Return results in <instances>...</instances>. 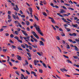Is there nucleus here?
I'll return each instance as SVG.
<instances>
[{
	"instance_id": "obj_21",
	"label": "nucleus",
	"mask_w": 79,
	"mask_h": 79,
	"mask_svg": "<svg viewBox=\"0 0 79 79\" xmlns=\"http://www.w3.org/2000/svg\"><path fill=\"white\" fill-rule=\"evenodd\" d=\"M67 61H68V63H71V64H73L72 62H71V61L69 60H67Z\"/></svg>"
},
{
	"instance_id": "obj_1",
	"label": "nucleus",
	"mask_w": 79,
	"mask_h": 79,
	"mask_svg": "<svg viewBox=\"0 0 79 79\" xmlns=\"http://www.w3.org/2000/svg\"><path fill=\"white\" fill-rule=\"evenodd\" d=\"M36 30L38 31V33H39L42 36H44V34L42 32V31L40 30V28L39 27H36Z\"/></svg>"
},
{
	"instance_id": "obj_34",
	"label": "nucleus",
	"mask_w": 79,
	"mask_h": 79,
	"mask_svg": "<svg viewBox=\"0 0 79 79\" xmlns=\"http://www.w3.org/2000/svg\"><path fill=\"white\" fill-rule=\"evenodd\" d=\"M14 38L17 40H19V38L17 36H15V37H14Z\"/></svg>"
},
{
	"instance_id": "obj_60",
	"label": "nucleus",
	"mask_w": 79,
	"mask_h": 79,
	"mask_svg": "<svg viewBox=\"0 0 79 79\" xmlns=\"http://www.w3.org/2000/svg\"><path fill=\"white\" fill-rule=\"evenodd\" d=\"M6 50H7V49H3V51L4 52H6Z\"/></svg>"
},
{
	"instance_id": "obj_49",
	"label": "nucleus",
	"mask_w": 79,
	"mask_h": 79,
	"mask_svg": "<svg viewBox=\"0 0 79 79\" xmlns=\"http://www.w3.org/2000/svg\"><path fill=\"white\" fill-rule=\"evenodd\" d=\"M25 45L26 48H29V46L26 44H25Z\"/></svg>"
},
{
	"instance_id": "obj_10",
	"label": "nucleus",
	"mask_w": 79,
	"mask_h": 79,
	"mask_svg": "<svg viewBox=\"0 0 79 79\" xmlns=\"http://www.w3.org/2000/svg\"><path fill=\"white\" fill-rule=\"evenodd\" d=\"M23 78L24 79V75H23V74H21V79H23Z\"/></svg>"
},
{
	"instance_id": "obj_36",
	"label": "nucleus",
	"mask_w": 79,
	"mask_h": 79,
	"mask_svg": "<svg viewBox=\"0 0 79 79\" xmlns=\"http://www.w3.org/2000/svg\"><path fill=\"white\" fill-rule=\"evenodd\" d=\"M15 73L17 74L18 76H19V72L18 71H15Z\"/></svg>"
},
{
	"instance_id": "obj_43",
	"label": "nucleus",
	"mask_w": 79,
	"mask_h": 79,
	"mask_svg": "<svg viewBox=\"0 0 79 79\" xmlns=\"http://www.w3.org/2000/svg\"><path fill=\"white\" fill-rule=\"evenodd\" d=\"M43 3H44V5H46L47 4V2H46L45 0L43 1Z\"/></svg>"
},
{
	"instance_id": "obj_16",
	"label": "nucleus",
	"mask_w": 79,
	"mask_h": 79,
	"mask_svg": "<svg viewBox=\"0 0 79 79\" xmlns=\"http://www.w3.org/2000/svg\"><path fill=\"white\" fill-rule=\"evenodd\" d=\"M51 21L52 23H56V22H55V21L54 20V19H53L52 20H51Z\"/></svg>"
},
{
	"instance_id": "obj_7",
	"label": "nucleus",
	"mask_w": 79,
	"mask_h": 79,
	"mask_svg": "<svg viewBox=\"0 0 79 79\" xmlns=\"http://www.w3.org/2000/svg\"><path fill=\"white\" fill-rule=\"evenodd\" d=\"M40 44H39L40 45H42V46H44V42H42V41H39Z\"/></svg>"
},
{
	"instance_id": "obj_37",
	"label": "nucleus",
	"mask_w": 79,
	"mask_h": 79,
	"mask_svg": "<svg viewBox=\"0 0 79 79\" xmlns=\"http://www.w3.org/2000/svg\"><path fill=\"white\" fill-rule=\"evenodd\" d=\"M50 5H51V6H53V7L54 8H55V6H54V4H53V3H51L50 4Z\"/></svg>"
},
{
	"instance_id": "obj_12",
	"label": "nucleus",
	"mask_w": 79,
	"mask_h": 79,
	"mask_svg": "<svg viewBox=\"0 0 79 79\" xmlns=\"http://www.w3.org/2000/svg\"><path fill=\"white\" fill-rule=\"evenodd\" d=\"M74 47H75V49L77 51H79V49L76 46H74Z\"/></svg>"
},
{
	"instance_id": "obj_38",
	"label": "nucleus",
	"mask_w": 79,
	"mask_h": 79,
	"mask_svg": "<svg viewBox=\"0 0 79 79\" xmlns=\"http://www.w3.org/2000/svg\"><path fill=\"white\" fill-rule=\"evenodd\" d=\"M56 39H57L58 40H60V37H59L58 36H57L56 37Z\"/></svg>"
},
{
	"instance_id": "obj_27",
	"label": "nucleus",
	"mask_w": 79,
	"mask_h": 79,
	"mask_svg": "<svg viewBox=\"0 0 79 79\" xmlns=\"http://www.w3.org/2000/svg\"><path fill=\"white\" fill-rule=\"evenodd\" d=\"M18 25L20 27H22V25H21V24H20V23H19V22L18 23Z\"/></svg>"
},
{
	"instance_id": "obj_29",
	"label": "nucleus",
	"mask_w": 79,
	"mask_h": 79,
	"mask_svg": "<svg viewBox=\"0 0 79 79\" xmlns=\"http://www.w3.org/2000/svg\"><path fill=\"white\" fill-rule=\"evenodd\" d=\"M52 26L55 31H56V28L54 27V26H53L52 25Z\"/></svg>"
},
{
	"instance_id": "obj_20",
	"label": "nucleus",
	"mask_w": 79,
	"mask_h": 79,
	"mask_svg": "<svg viewBox=\"0 0 79 79\" xmlns=\"http://www.w3.org/2000/svg\"><path fill=\"white\" fill-rule=\"evenodd\" d=\"M28 9L30 12L32 11V9L31 7H29Z\"/></svg>"
},
{
	"instance_id": "obj_45",
	"label": "nucleus",
	"mask_w": 79,
	"mask_h": 79,
	"mask_svg": "<svg viewBox=\"0 0 79 79\" xmlns=\"http://www.w3.org/2000/svg\"><path fill=\"white\" fill-rule=\"evenodd\" d=\"M32 46L33 47H34V48H37V45H35V46H34L33 45H32Z\"/></svg>"
},
{
	"instance_id": "obj_63",
	"label": "nucleus",
	"mask_w": 79,
	"mask_h": 79,
	"mask_svg": "<svg viewBox=\"0 0 79 79\" xmlns=\"http://www.w3.org/2000/svg\"><path fill=\"white\" fill-rule=\"evenodd\" d=\"M37 54H38V55H39V56H41V54H40V52H37Z\"/></svg>"
},
{
	"instance_id": "obj_17",
	"label": "nucleus",
	"mask_w": 79,
	"mask_h": 79,
	"mask_svg": "<svg viewBox=\"0 0 79 79\" xmlns=\"http://www.w3.org/2000/svg\"><path fill=\"white\" fill-rule=\"evenodd\" d=\"M34 16H35V18L36 19L37 21H39V18L37 17V16H35V15H34Z\"/></svg>"
},
{
	"instance_id": "obj_13",
	"label": "nucleus",
	"mask_w": 79,
	"mask_h": 79,
	"mask_svg": "<svg viewBox=\"0 0 79 79\" xmlns=\"http://www.w3.org/2000/svg\"><path fill=\"white\" fill-rule=\"evenodd\" d=\"M42 64H43V66H44V68H47V65H46V64H45V63L43 62L42 63Z\"/></svg>"
},
{
	"instance_id": "obj_30",
	"label": "nucleus",
	"mask_w": 79,
	"mask_h": 79,
	"mask_svg": "<svg viewBox=\"0 0 79 79\" xmlns=\"http://www.w3.org/2000/svg\"><path fill=\"white\" fill-rule=\"evenodd\" d=\"M63 56H64V57L65 58H69V57H68V56H66L65 55H63Z\"/></svg>"
},
{
	"instance_id": "obj_5",
	"label": "nucleus",
	"mask_w": 79,
	"mask_h": 79,
	"mask_svg": "<svg viewBox=\"0 0 79 79\" xmlns=\"http://www.w3.org/2000/svg\"><path fill=\"white\" fill-rule=\"evenodd\" d=\"M60 71H62V72H64L63 71H65L66 72L68 71V70L64 68H63L62 69H60Z\"/></svg>"
},
{
	"instance_id": "obj_62",
	"label": "nucleus",
	"mask_w": 79,
	"mask_h": 79,
	"mask_svg": "<svg viewBox=\"0 0 79 79\" xmlns=\"http://www.w3.org/2000/svg\"><path fill=\"white\" fill-rule=\"evenodd\" d=\"M64 5H66V6H70V4H67L66 3H64Z\"/></svg>"
},
{
	"instance_id": "obj_46",
	"label": "nucleus",
	"mask_w": 79,
	"mask_h": 79,
	"mask_svg": "<svg viewBox=\"0 0 79 79\" xmlns=\"http://www.w3.org/2000/svg\"><path fill=\"white\" fill-rule=\"evenodd\" d=\"M25 62H26V63H25V64H29V63H28V62L27 61V60H25Z\"/></svg>"
},
{
	"instance_id": "obj_32",
	"label": "nucleus",
	"mask_w": 79,
	"mask_h": 79,
	"mask_svg": "<svg viewBox=\"0 0 79 79\" xmlns=\"http://www.w3.org/2000/svg\"><path fill=\"white\" fill-rule=\"evenodd\" d=\"M21 46L23 47V48H26L25 46H24V44H21Z\"/></svg>"
},
{
	"instance_id": "obj_19",
	"label": "nucleus",
	"mask_w": 79,
	"mask_h": 79,
	"mask_svg": "<svg viewBox=\"0 0 79 79\" xmlns=\"http://www.w3.org/2000/svg\"><path fill=\"white\" fill-rule=\"evenodd\" d=\"M62 36H65V34L63 32H62L60 33Z\"/></svg>"
},
{
	"instance_id": "obj_51",
	"label": "nucleus",
	"mask_w": 79,
	"mask_h": 79,
	"mask_svg": "<svg viewBox=\"0 0 79 79\" xmlns=\"http://www.w3.org/2000/svg\"><path fill=\"white\" fill-rule=\"evenodd\" d=\"M14 22H15V24H18V23H19L18 22V21H15Z\"/></svg>"
},
{
	"instance_id": "obj_8",
	"label": "nucleus",
	"mask_w": 79,
	"mask_h": 79,
	"mask_svg": "<svg viewBox=\"0 0 79 79\" xmlns=\"http://www.w3.org/2000/svg\"><path fill=\"white\" fill-rule=\"evenodd\" d=\"M21 31H22V32H23V34H24V35H25V36H27L28 35L26 33V32L25 31H23V30H22Z\"/></svg>"
},
{
	"instance_id": "obj_4",
	"label": "nucleus",
	"mask_w": 79,
	"mask_h": 79,
	"mask_svg": "<svg viewBox=\"0 0 79 79\" xmlns=\"http://www.w3.org/2000/svg\"><path fill=\"white\" fill-rule=\"evenodd\" d=\"M16 56L17 58V59H18V60H19L20 61H21V60H22V59L21 58V56L19 55H17Z\"/></svg>"
},
{
	"instance_id": "obj_31",
	"label": "nucleus",
	"mask_w": 79,
	"mask_h": 79,
	"mask_svg": "<svg viewBox=\"0 0 79 79\" xmlns=\"http://www.w3.org/2000/svg\"><path fill=\"white\" fill-rule=\"evenodd\" d=\"M17 48L19 50H21V51L23 50V49H22V48H21L20 47H17Z\"/></svg>"
},
{
	"instance_id": "obj_52",
	"label": "nucleus",
	"mask_w": 79,
	"mask_h": 79,
	"mask_svg": "<svg viewBox=\"0 0 79 79\" xmlns=\"http://www.w3.org/2000/svg\"><path fill=\"white\" fill-rule=\"evenodd\" d=\"M9 42H10V43H12V44H14V42H13V41L11 40H10Z\"/></svg>"
},
{
	"instance_id": "obj_59",
	"label": "nucleus",
	"mask_w": 79,
	"mask_h": 79,
	"mask_svg": "<svg viewBox=\"0 0 79 79\" xmlns=\"http://www.w3.org/2000/svg\"><path fill=\"white\" fill-rule=\"evenodd\" d=\"M26 50L27 52H30V51H29V50L28 49L26 48Z\"/></svg>"
},
{
	"instance_id": "obj_48",
	"label": "nucleus",
	"mask_w": 79,
	"mask_h": 79,
	"mask_svg": "<svg viewBox=\"0 0 79 79\" xmlns=\"http://www.w3.org/2000/svg\"><path fill=\"white\" fill-rule=\"evenodd\" d=\"M8 19H11V16L9 15H8Z\"/></svg>"
},
{
	"instance_id": "obj_50",
	"label": "nucleus",
	"mask_w": 79,
	"mask_h": 79,
	"mask_svg": "<svg viewBox=\"0 0 79 79\" xmlns=\"http://www.w3.org/2000/svg\"><path fill=\"white\" fill-rule=\"evenodd\" d=\"M66 29L68 32H69L71 31V29L69 28H66Z\"/></svg>"
},
{
	"instance_id": "obj_33",
	"label": "nucleus",
	"mask_w": 79,
	"mask_h": 79,
	"mask_svg": "<svg viewBox=\"0 0 79 79\" xmlns=\"http://www.w3.org/2000/svg\"><path fill=\"white\" fill-rule=\"evenodd\" d=\"M68 9H69V10H71L73 11V10H74V9H73V8H72L71 7H69V8H68Z\"/></svg>"
},
{
	"instance_id": "obj_2",
	"label": "nucleus",
	"mask_w": 79,
	"mask_h": 79,
	"mask_svg": "<svg viewBox=\"0 0 79 79\" xmlns=\"http://www.w3.org/2000/svg\"><path fill=\"white\" fill-rule=\"evenodd\" d=\"M31 33L36 38V39H39V37L38 36V35H37L36 34V33L34 31L32 30L31 31Z\"/></svg>"
},
{
	"instance_id": "obj_61",
	"label": "nucleus",
	"mask_w": 79,
	"mask_h": 79,
	"mask_svg": "<svg viewBox=\"0 0 79 79\" xmlns=\"http://www.w3.org/2000/svg\"><path fill=\"white\" fill-rule=\"evenodd\" d=\"M21 16L22 17V18H24L26 17L24 15H21Z\"/></svg>"
},
{
	"instance_id": "obj_23",
	"label": "nucleus",
	"mask_w": 79,
	"mask_h": 79,
	"mask_svg": "<svg viewBox=\"0 0 79 79\" xmlns=\"http://www.w3.org/2000/svg\"><path fill=\"white\" fill-rule=\"evenodd\" d=\"M12 16L13 18L14 19H16V16H15V15H14V14H12Z\"/></svg>"
},
{
	"instance_id": "obj_55",
	"label": "nucleus",
	"mask_w": 79,
	"mask_h": 79,
	"mask_svg": "<svg viewBox=\"0 0 79 79\" xmlns=\"http://www.w3.org/2000/svg\"><path fill=\"white\" fill-rule=\"evenodd\" d=\"M62 8H64V9L65 10H67V8H66V7L64 6H62Z\"/></svg>"
},
{
	"instance_id": "obj_57",
	"label": "nucleus",
	"mask_w": 79,
	"mask_h": 79,
	"mask_svg": "<svg viewBox=\"0 0 79 79\" xmlns=\"http://www.w3.org/2000/svg\"><path fill=\"white\" fill-rule=\"evenodd\" d=\"M72 34H73V35L74 36H76V35H77L75 33H73Z\"/></svg>"
},
{
	"instance_id": "obj_35",
	"label": "nucleus",
	"mask_w": 79,
	"mask_h": 79,
	"mask_svg": "<svg viewBox=\"0 0 79 79\" xmlns=\"http://www.w3.org/2000/svg\"><path fill=\"white\" fill-rule=\"evenodd\" d=\"M37 25L36 24V23L34 24V27H35L36 29V27H37Z\"/></svg>"
},
{
	"instance_id": "obj_14",
	"label": "nucleus",
	"mask_w": 79,
	"mask_h": 79,
	"mask_svg": "<svg viewBox=\"0 0 79 79\" xmlns=\"http://www.w3.org/2000/svg\"><path fill=\"white\" fill-rule=\"evenodd\" d=\"M27 54L28 55L29 57H31L32 56L31 55V53L29 52H27Z\"/></svg>"
},
{
	"instance_id": "obj_53",
	"label": "nucleus",
	"mask_w": 79,
	"mask_h": 79,
	"mask_svg": "<svg viewBox=\"0 0 79 79\" xmlns=\"http://www.w3.org/2000/svg\"><path fill=\"white\" fill-rule=\"evenodd\" d=\"M27 78H28V76H27L25 77L24 76V79H27Z\"/></svg>"
},
{
	"instance_id": "obj_41",
	"label": "nucleus",
	"mask_w": 79,
	"mask_h": 79,
	"mask_svg": "<svg viewBox=\"0 0 79 79\" xmlns=\"http://www.w3.org/2000/svg\"><path fill=\"white\" fill-rule=\"evenodd\" d=\"M26 72L28 75H29L30 74V73H29V71H28L27 70H26Z\"/></svg>"
},
{
	"instance_id": "obj_47",
	"label": "nucleus",
	"mask_w": 79,
	"mask_h": 79,
	"mask_svg": "<svg viewBox=\"0 0 79 79\" xmlns=\"http://www.w3.org/2000/svg\"><path fill=\"white\" fill-rule=\"evenodd\" d=\"M28 47H29V49L30 50H31L32 49V47L31 46H29Z\"/></svg>"
},
{
	"instance_id": "obj_28",
	"label": "nucleus",
	"mask_w": 79,
	"mask_h": 79,
	"mask_svg": "<svg viewBox=\"0 0 79 79\" xmlns=\"http://www.w3.org/2000/svg\"><path fill=\"white\" fill-rule=\"evenodd\" d=\"M8 63L9 64H10V66H13V65H12V64L11 63V62L9 61Z\"/></svg>"
},
{
	"instance_id": "obj_26",
	"label": "nucleus",
	"mask_w": 79,
	"mask_h": 79,
	"mask_svg": "<svg viewBox=\"0 0 79 79\" xmlns=\"http://www.w3.org/2000/svg\"><path fill=\"white\" fill-rule=\"evenodd\" d=\"M43 14L44 16H47V14L45 12H43Z\"/></svg>"
},
{
	"instance_id": "obj_22",
	"label": "nucleus",
	"mask_w": 79,
	"mask_h": 79,
	"mask_svg": "<svg viewBox=\"0 0 79 79\" xmlns=\"http://www.w3.org/2000/svg\"><path fill=\"white\" fill-rule=\"evenodd\" d=\"M11 47H13V49H14V48H15V49L16 48V46H14V45H11Z\"/></svg>"
},
{
	"instance_id": "obj_24",
	"label": "nucleus",
	"mask_w": 79,
	"mask_h": 79,
	"mask_svg": "<svg viewBox=\"0 0 79 79\" xmlns=\"http://www.w3.org/2000/svg\"><path fill=\"white\" fill-rule=\"evenodd\" d=\"M41 40L42 41H43V42H45V40L43 38H41Z\"/></svg>"
},
{
	"instance_id": "obj_6",
	"label": "nucleus",
	"mask_w": 79,
	"mask_h": 79,
	"mask_svg": "<svg viewBox=\"0 0 79 79\" xmlns=\"http://www.w3.org/2000/svg\"><path fill=\"white\" fill-rule=\"evenodd\" d=\"M68 40L69 42H72L73 44H76V41H73V40H71V39H69Z\"/></svg>"
},
{
	"instance_id": "obj_58",
	"label": "nucleus",
	"mask_w": 79,
	"mask_h": 79,
	"mask_svg": "<svg viewBox=\"0 0 79 79\" xmlns=\"http://www.w3.org/2000/svg\"><path fill=\"white\" fill-rule=\"evenodd\" d=\"M59 31H61V32H63V29H61V28H60L59 29Z\"/></svg>"
},
{
	"instance_id": "obj_25",
	"label": "nucleus",
	"mask_w": 79,
	"mask_h": 79,
	"mask_svg": "<svg viewBox=\"0 0 79 79\" xmlns=\"http://www.w3.org/2000/svg\"><path fill=\"white\" fill-rule=\"evenodd\" d=\"M7 57L8 58L7 61V62H9V61H10V57L8 56H7Z\"/></svg>"
},
{
	"instance_id": "obj_39",
	"label": "nucleus",
	"mask_w": 79,
	"mask_h": 79,
	"mask_svg": "<svg viewBox=\"0 0 79 79\" xmlns=\"http://www.w3.org/2000/svg\"><path fill=\"white\" fill-rule=\"evenodd\" d=\"M18 41V42H20V43H21V44H22V43H23V41H22V40H19Z\"/></svg>"
},
{
	"instance_id": "obj_15",
	"label": "nucleus",
	"mask_w": 79,
	"mask_h": 79,
	"mask_svg": "<svg viewBox=\"0 0 79 79\" xmlns=\"http://www.w3.org/2000/svg\"><path fill=\"white\" fill-rule=\"evenodd\" d=\"M72 26H73V27H77V24H76L74 25V24H73Z\"/></svg>"
},
{
	"instance_id": "obj_56",
	"label": "nucleus",
	"mask_w": 79,
	"mask_h": 79,
	"mask_svg": "<svg viewBox=\"0 0 79 79\" xmlns=\"http://www.w3.org/2000/svg\"><path fill=\"white\" fill-rule=\"evenodd\" d=\"M15 33L16 34V35H18V31H15Z\"/></svg>"
},
{
	"instance_id": "obj_40",
	"label": "nucleus",
	"mask_w": 79,
	"mask_h": 79,
	"mask_svg": "<svg viewBox=\"0 0 79 79\" xmlns=\"http://www.w3.org/2000/svg\"><path fill=\"white\" fill-rule=\"evenodd\" d=\"M34 62L35 63V65L36 66L37 65V61H36V60H34Z\"/></svg>"
},
{
	"instance_id": "obj_54",
	"label": "nucleus",
	"mask_w": 79,
	"mask_h": 79,
	"mask_svg": "<svg viewBox=\"0 0 79 79\" xmlns=\"http://www.w3.org/2000/svg\"><path fill=\"white\" fill-rule=\"evenodd\" d=\"M67 48H68V49H69V48H70V47L69 45H67Z\"/></svg>"
},
{
	"instance_id": "obj_11",
	"label": "nucleus",
	"mask_w": 79,
	"mask_h": 79,
	"mask_svg": "<svg viewBox=\"0 0 79 79\" xmlns=\"http://www.w3.org/2000/svg\"><path fill=\"white\" fill-rule=\"evenodd\" d=\"M25 22L26 23V24L27 26H29V25L30 24V23H29V22L27 21H26Z\"/></svg>"
},
{
	"instance_id": "obj_18",
	"label": "nucleus",
	"mask_w": 79,
	"mask_h": 79,
	"mask_svg": "<svg viewBox=\"0 0 79 79\" xmlns=\"http://www.w3.org/2000/svg\"><path fill=\"white\" fill-rule=\"evenodd\" d=\"M39 72L40 73H43V70L40 69H39Z\"/></svg>"
},
{
	"instance_id": "obj_42",
	"label": "nucleus",
	"mask_w": 79,
	"mask_h": 79,
	"mask_svg": "<svg viewBox=\"0 0 79 79\" xmlns=\"http://www.w3.org/2000/svg\"><path fill=\"white\" fill-rule=\"evenodd\" d=\"M73 57L75 59H77L78 58V57L77 56H73Z\"/></svg>"
},
{
	"instance_id": "obj_3",
	"label": "nucleus",
	"mask_w": 79,
	"mask_h": 79,
	"mask_svg": "<svg viewBox=\"0 0 79 79\" xmlns=\"http://www.w3.org/2000/svg\"><path fill=\"white\" fill-rule=\"evenodd\" d=\"M15 7H14L13 8V9L15 10V11H18V10H19V8H18V5H15Z\"/></svg>"
},
{
	"instance_id": "obj_9",
	"label": "nucleus",
	"mask_w": 79,
	"mask_h": 79,
	"mask_svg": "<svg viewBox=\"0 0 79 79\" xmlns=\"http://www.w3.org/2000/svg\"><path fill=\"white\" fill-rule=\"evenodd\" d=\"M60 13H65L66 11L62 9H60Z\"/></svg>"
},
{
	"instance_id": "obj_64",
	"label": "nucleus",
	"mask_w": 79,
	"mask_h": 79,
	"mask_svg": "<svg viewBox=\"0 0 79 79\" xmlns=\"http://www.w3.org/2000/svg\"><path fill=\"white\" fill-rule=\"evenodd\" d=\"M75 40L77 41V42H79V40L78 39H75Z\"/></svg>"
},
{
	"instance_id": "obj_44",
	"label": "nucleus",
	"mask_w": 79,
	"mask_h": 79,
	"mask_svg": "<svg viewBox=\"0 0 79 79\" xmlns=\"http://www.w3.org/2000/svg\"><path fill=\"white\" fill-rule=\"evenodd\" d=\"M10 37H11V38H13L14 37V35H13V34H11V35H10Z\"/></svg>"
}]
</instances>
